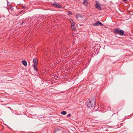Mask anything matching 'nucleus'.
Returning a JSON list of instances; mask_svg holds the SVG:
<instances>
[{"label": "nucleus", "mask_w": 133, "mask_h": 133, "mask_svg": "<svg viewBox=\"0 0 133 133\" xmlns=\"http://www.w3.org/2000/svg\"><path fill=\"white\" fill-rule=\"evenodd\" d=\"M95 99L94 97H93L92 99L89 100L87 104V106L89 108H92L95 106Z\"/></svg>", "instance_id": "f257e3e1"}, {"label": "nucleus", "mask_w": 133, "mask_h": 133, "mask_svg": "<svg viewBox=\"0 0 133 133\" xmlns=\"http://www.w3.org/2000/svg\"><path fill=\"white\" fill-rule=\"evenodd\" d=\"M113 32L116 34H119L121 36H123L124 34V31L118 28H115Z\"/></svg>", "instance_id": "f03ea898"}, {"label": "nucleus", "mask_w": 133, "mask_h": 133, "mask_svg": "<svg viewBox=\"0 0 133 133\" xmlns=\"http://www.w3.org/2000/svg\"><path fill=\"white\" fill-rule=\"evenodd\" d=\"M96 3L95 4V6L96 8L98 10H101L102 8L100 4L97 1H96Z\"/></svg>", "instance_id": "7ed1b4c3"}, {"label": "nucleus", "mask_w": 133, "mask_h": 133, "mask_svg": "<svg viewBox=\"0 0 133 133\" xmlns=\"http://www.w3.org/2000/svg\"><path fill=\"white\" fill-rule=\"evenodd\" d=\"M93 25L94 26H97L99 25L100 26H103V24L99 21H98L96 23L93 24Z\"/></svg>", "instance_id": "20e7f679"}, {"label": "nucleus", "mask_w": 133, "mask_h": 133, "mask_svg": "<svg viewBox=\"0 0 133 133\" xmlns=\"http://www.w3.org/2000/svg\"><path fill=\"white\" fill-rule=\"evenodd\" d=\"M53 5L55 7L57 8H62V6L58 3H53Z\"/></svg>", "instance_id": "39448f33"}, {"label": "nucleus", "mask_w": 133, "mask_h": 133, "mask_svg": "<svg viewBox=\"0 0 133 133\" xmlns=\"http://www.w3.org/2000/svg\"><path fill=\"white\" fill-rule=\"evenodd\" d=\"M33 64L34 65H37L38 64V59L37 58H35L33 59Z\"/></svg>", "instance_id": "423d86ee"}, {"label": "nucleus", "mask_w": 133, "mask_h": 133, "mask_svg": "<svg viewBox=\"0 0 133 133\" xmlns=\"http://www.w3.org/2000/svg\"><path fill=\"white\" fill-rule=\"evenodd\" d=\"M22 63L23 65L25 66H26L27 65L26 62L24 60L22 61Z\"/></svg>", "instance_id": "0eeeda50"}, {"label": "nucleus", "mask_w": 133, "mask_h": 133, "mask_svg": "<svg viewBox=\"0 0 133 133\" xmlns=\"http://www.w3.org/2000/svg\"><path fill=\"white\" fill-rule=\"evenodd\" d=\"M71 28L72 30L74 31H75L76 30V28L75 25L74 26H71Z\"/></svg>", "instance_id": "6e6552de"}, {"label": "nucleus", "mask_w": 133, "mask_h": 133, "mask_svg": "<svg viewBox=\"0 0 133 133\" xmlns=\"http://www.w3.org/2000/svg\"><path fill=\"white\" fill-rule=\"evenodd\" d=\"M28 19H26L23 20V21H22V23L20 24V25H21L23 24L24 22H26V21H27L28 20Z\"/></svg>", "instance_id": "1a4fd4ad"}, {"label": "nucleus", "mask_w": 133, "mask_h": 133, "mask_svg": "<svg viewBox=\"0 0 133 133\" xmlns=\"http://www.w3.org/2000/svg\"><path fill=\"white\" fill-rule=\"evenodd\" d=\"M83 4L85 5H87L88 4V1L87 0H84Z\"/></svg>", "instance_id": "9d476101"}, {"label": "nucleus", "mask_w": 133, "mask_h": 133, "mask_svg": "<svg viewBox=\"0 0 133 133\" xmlns=\"http://www.w3.org/2000/svg\"><path fill=\"white\" fill-rule=\"evenodd\" d=\"M37 65H34L33 64V65L34 66V69L36 70V71H38V69L37 68H36V67L37 66Z\"/></svg>", "instance_id": "9b49d317"}, {"label": "nucleus", "mask_w": 133, "mask_h": 133, "mask_svg": "<svg viewBox=\"0 0 133 133\" xmlns=\"http://www.w3.org/2000/svg\"><path fill=\"white\" fill-rule=\"evenodd\" d=\"M66 113V112L65 111H63L61 112V114L63 115H65Z\"/></svg>", "instance_id": "f8f14e48"}, {"label": "nucleus", "mask_w": 133, "mask_h": 133, "mask_svg": "<svg viewBox=\"0 0 133 133\" xmlns=\"http://www.w3.org/2000/svg\"><path fill=\"white\" fill-rule=\"evenodd\" d=\"M76 18H78L79 17H81V16L80 15H76Z\"/></svg>", "instance_id": "ddd939ff"}, {"label": "nucleus", "mask_w": 133, "mask_h": 133, "mask_svg": "<svg viewBox=\"0 0 133 133\" xmlns=\"http://www.w3.org/2000/svg\"><path fill=\"white\" fill-rule=\"evenodd\" d=\"M69 21L71 23L72 22H74L73 20L71 18H70L69 19Z\"/></svg>", "instance_id": "4468645a"}, {"label": "nucleus", "mask_w": 133, "mask_h": 133, "mask_svg": "<svg viewBox=\"0 0 133 133\" xmlns=\"http://www.w3.org/2000/svg\"><path fill=\"white\" fill-rule=\"evenodd\" d=\"M71 26H73L75 25V23L74 22L71 23Z\"/></svg>", "instance_id": "2eb2a0df"}, {"label": "nucleus", "mask_w": 133, "mask_h": 133, "mask_svg": "<svg viewBox=\"0 0 133 133\" xmlns=\"http://www.w3.org/2000/svg\"><path fill=\"white\" fill-rule=\"evenodd\" d=\"M68 14L69 15L72 14V13L70 11H69Z\"/></svg>", "instance_id": "dca6fc26"}, {"label": "nucleus", "mask_w": 133, "mask_h": 133, "mask_svg": "<svg viewBox=\"0 0 133 133\" xmlns=\"http://www.w3.org/2000/svg\"><path fill=\"white\" fill-rule=\"evenodd\" d=\"M107 110H111V108L109 107V108H107Z\"/></svg>", "instance_id": "f3484780"}, {"label": "nucleus", "mask_w": 133, "mask_h": 133, "mask_svg": "<svg viewBox=\"0 0 133 133\" xmlns=\"http://www.w3.org/2000/svg\"><path fill=\"white\" fill-rule=\"evenodd\" d=\"M71 116V114H69L67 115V117H69Z\"/></svg>", "instance_id": "a211bd4d"}, {"label": "nucleus", "mask_w": 133, "mask_h": 133, "mask_svg": "<svg viewBox=\"0 0 133 133\" xmlns=\"http://www.w3.org/2000/svg\"><path fill=\"white\" fill-rule=\"evenodd\" d=\"M121 106V105H119L118 107H117L118 108L119 107Z\"/></svg>", "instance_id": "6ab92c4d"}, {"label": "nucleus", "mask_w": 133, "mask_h": 133, "mask_svg": "<svg viewBox=\"0 0 133 133\" xmlns=\"http://www.w3.org/2000/svg\"><path fill=\"white\" fill-rule=\"evenodd\" d=\"M23 8H24V9H25V7L24 6H23Z\"/></svg>", "instance_id": "aec40b11"}, {"label": "nucleus", "mask_w": 133, "mask_h": 133, "mask_svg": "<svg viewBox=\"0 0 133 133\" xmlns=\"http://www.w3.org/2000/svg\"><path fill=\"white\" fill-rule=\"evenodd\" d=\"M127 0H123V1H127Z\"/></svg>", "instance_id": "412c9836"}, {"label": "nucleus", "mask_w": 133, "mask_h": 133, "mask_svg": "<svg viewBox=\"0 0 133 133\" xmlns=\"http://www.w3.org/2000/svg\"><path fill=\"white\" fill-rule=\"evenodd\" d=\"M122 108H120V110H120L121 109H122Z\"/></svg>", "instance_id": "4be33fe9"}]
</instances>
